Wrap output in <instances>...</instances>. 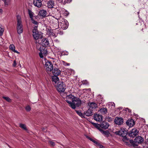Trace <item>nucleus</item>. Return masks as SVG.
I'll return each instance as SVG.
<instances>
[{
	"label": "nucleus",
	"instance_id": "26",
	"mask_svg": "<svg viewBox=\"0 0 148 148\" xmlns=\"http://www.w3.org/2000/svg\"><path fill=\"white\" fill-rule=\"evenodd\" d=\"M52 79L53 82H54L56 84L59 80V78L57 76L53 75L52 77Z\"/></svg>",
	"mask_w": 148,
	"mask_h": 148
},
{
	"label": "nucleus",
	"instance_id": "6",
	"mask_svg": "<svg viewBox=\"0 0 148 148\" xmlns=\"http://www.w3.org/2000/svg\"><path fill=\"white\" fill-rule=\"evenodd\" d=\"M39 51L40 52L39 53V55L41 58L43 57V55H45L47 53V51L45 47H40L39 49Z\"/></svg>",
	"mask_w": 148,
	"mask_h": 148
},
{
	"label": "nucleus",
	"instance_id": "42",
	"mask_svg": "<svg viewBox=\"0 0 148 148\" xmlns=\"http://www.w3.org/2000/svg\"><path fill=\"white\" fill-rule=\"evenodd\" d=\"M9 0H4V4L5 5H7L9 2Z\"/></svg>",
	"mask_w": 148,
	"mask_h": 148
},
{
	"label": "nucleus",
	"instance_id": "45",
	"mask_svg": "<svg viewBox=\"0 0 148 148\" xmlns=\"http://www.w3.org/2000/svg\"><path fill=\"white\" fill-rule=\"evenodd\" d=\"M50 144L52 146H54L55 145V143L54 142L52 141L49 142Z\"/></svg>",
	"mask_w": 148,
	"mask_h": 148
},
{
	"label": "nucleus",
	"instance_id": "60",
	"mask_svg": "<svg viewBox=\"0 0 148 148\" xmlns=\"http://www.w3.org/2000/svg\"><path fill=\"white\" fill-rule=\"evenodd\" d=\"M58 41V40H57L56 41Z\"/></svg>",
	"mask_w": 148,
	"mask_h": 148
},
{
	"label": "nucleus",
	"instance_id": "53",
	"mask_svg": "<svg viewBox=\"0 0 148 148\" xmlns=\"http://www.w3.org/2000/svg\"><path fill=\"white\" fill-rule=\"evenodd\" d=\"M128 110V111L129 112H130V111H129V110L128 109V108H126V111H127V110Z\"/></svg>",
	"mask_w": 148,
	"mask_h": 148
},
{
	"label": "nucleus",
	"instance_id": "25",
	"mask_svg": "<svg viewBox=\"0 0 148 148\" xmlns=\"http://www.w3.org/2000/svg\"><path fill=\"white\" fill-rule=\"evenodd\" d=\"M100 112L102 114H106L107 112V110L106 108H102L99 110Z\"/></svg>",
	"mask_w": 148,
	"mask_h": 148
},
{
	"label": "nucleus",
	"instance_id": "16",
	"mask_svg": "<svg viewBox=\"0 0 148 148\" xmlns=\"http://www.w3.org/2000/svg\"><path fill=\"white\" fill-rule=\"evenodd\" d=\"M52 71L53 74L55 76H58L60 75L61 73L60 71L58 68H55Z\"/></svg>",
	"mask_w": 148,
	"mask_h": 148
},
{
	"label": "nucleus",
	"instance_id": "7",
	"mask_svg": "<svg viewBox=\"0 0 148 148\" xmlns=\"http://www.w3.org/2000/svg\"><path fill=\"white\" fill-rule=\"evenodd\" d=\"M139 132V131L136 129H133L129 132V135L131 137H134L137 135Z\"/></svg>",
	"mask_w": 148,
	"mask_h": 148
},
{
	"label": "nucleus",
	"instance_id": "4",
	"mask_svg": "<svg viewBox=\"0 0 148 148\" xmlns=\"http://www.w3.org/2000/svg\"><path fill=\"white\" fill-rule=\"evenodd\" d=\"M58 91L60 92H64L66 89L65 85L62 82H58L56 85Z\"/></svg>",
	"mask_w": 148,
	"mask_h": 148
},
{
	"label": "nucleus",
	"instance_id": "2",
	"mask_svg": "<svg viewBox=\"0 0 148 148\" xmlns=\"http://www.w3.org/2000/svg\"><path fill=\"white\" fill-rule=\"evenodd\" d=\"M44 68L46 71L48 73L51 72L53 69V66L52 63L47 60H45Z\"/></svg>",
	"mask_w": 148,
	"mask_h": 148
},
{
	"label": "nucleus",
	"instance_id": "57",
	"mask_svg": "<svg viewBox=\"0 0 148 148\" xmlns=\"http://www.w3.org/2000/svg\"><path fill=\"white\" fill-rule=\"evenodd\" d=\"M1 10H0V12H1Z\"/></svg>",
	"mask_w": 148,
	"mask_h": 148
},
{
	"label": "nucleus",
	"instance_id": "49",
	"mask_svg": "<svg viewBox=\"0 0 148 148\" xmlns=\"http://www.w3.org/2000/svg\"><path fill=\"white\" fill-rule=\"evenodd\" d=\"M51 36H54L55 37H56V36L55 34L53 32V33H52V34H51Z\"/></svg>",
	"mask_w": 148,
	"mask_h": 148
},
{
	"label": "nucleus",
	"instance_id": "28",
	"mask_svg": "<svg viewBox=\"0 0 148 148\" xmlns=\"http://www.w3.org/2000/svg\"><path fill=\"white\" fill-rule=\"evenodd\" d=\"M28 12L30 18H31V19L33 18L34 15V13L32 12V11L30 9H28Z\"/></svg>",
	"mask_w": 148,
	"mask_h": 148
},
{
	"label": "nucleus",
	"instance_id": "48",
	"mask_svg": "<svg viewBox=\"0 0 148 148\" xmlns=\"http://www.w3.org/2000/svg\"><path fill=\"white\" fill-rule=\"evenodd\" d=\"M98 147L100 148H102L103 147V146L101 145L100 144L99 145V146Z\"/></svg>",
	"mask_w": 148,
	"mask_h": 148
},
{
	"label": "nucleus",
	"instance_id": "8",
	"mask_svg": "<svg viewBox=\"0 0 148 148\" xmlns=\"http://www.w3.org/2000/svg\"><path fill=\"white\" fill-rule=\"evenodd\" d=\"M75 97L73 95L71 94H70L67 95L66 98V101L69 103V106L70 105L71 103L73 101V99Z\"/></svg>",
	"mask_w": 148,
	"mask_h": 148
},
{
	"label": "nucleus",
	"instance_id": "30",
	"mask_svg": "<svg viewBox=\"0 0 148 148\" xmlns=\"http://www.w3.org/2000/svg\"><path fill=\"white\" fill-rule=\"evenodd\" d=\"M75 111L76 113L79 116L81 117L82 118L84 117V114L82 113L80 111L75 110Z\"/></svg>",
	"mask_w": 148,
	"mask_h": 148
},
{
	"label": "nucleus",
	"instance_id": "13",
	"mask_svg": "<svg viewBox=\"0 0 148 148\" xmlns=\"http://www.w3.org/2000/svg\"><path fill=\"white\" fill-rule=\"evenodd\" d=\"M109 126V124L106 121H103L101 123V127L103 129H106L108 128Z\"/></svg>",
	"mask_w": 148,
	"mask_h": 148
},
{
	"label": "nucleus",
	"instance_id": "22",
	"mask_svg": "<svg viewBox=\"0 0 148 148\" xmlns=\"http://www.w3.org/2000/svg\"><path fill=\"white\" fill-rule=\"evenodd\" d=\"M84 114L87 116H90L92 115V110L89 108L86 112H84Z\"/></svg>",
	"mask_w": 148,
	"mask_h": 148
},
{
	"label": "nucleus",
	"instance_id": "46",
	"mask_svg": "<svg viewBox=\"0 0 148 148\" xmlns=\"http://www.w3.org/2000/svg\"><path fill=\"white\" fill-rule=\"evenodd\" d=\"M16 61L15 60H14V61L13 64V65L14 66H16Z\"/></svg>",
	"mask_w": 148,
	"mask_h": 148
},
{
	"label": "nucleus",
	"instance_id": "54",
	"mask_svg": "<svg viewBox=\"0 0 148 148\" xmlns=\"http://www.w3.org/2000/svg\"><path fill=\"white\" fill-rule=\"evenodd\" d=\"M128 110V111L129 112H130V111H129V110L128 109V108H126V111H127V110Z\"/></svg>",
	"mask_w": 148,
	"mask_h": 148
},
{
	"label": "nucleus",
	"instance_id": "40",
	"mask_svg": "<svg viewBox=\"0 0 148 148\" xmlns=\"http://www.w3.org/2000/svg\"><path fill=\"white\" fill-rule=\"evenodd\" d=\"M25 109L27 111H29L31 110V108L29 106H27L26 107Z\"/></svg>",
	"mask_w": 148,
	"mask_h": 148
},
{
	"label": "nucleus",
	"instance_id": "5",
	"mask_svg": "<svg viewBox=\"0 0 148 148\" xmlns=\"http://www.w3.org/2000/svg\"><path fill=\"white\" fill-rule=\"evenodd\" d=\"M59 24L63 29H65L68 28L69 23L66 20L63 19L62 22H60Z\"/></svg>",
	"mask_w": 148,
	"mask_h": 148
},
{
	"label": "nucleus",
	"instance_id": "47",
	"mask_svg": "<svg viewBox=\"0 0 148 148\" xmlns=\"http://www.w3.org/2000/svg\"><path fill=\"white\" fill-rule=\"evenodd\" d=\"M72 0H66V3H69Z\"/></svg>",
	"mask_w": 148,
	"mask_h": 148
},
{
	"label": "nucleus",
	"instance_id": "56",
	"mask_svg": "<svg viewBox=\"0 0 148 148\" xmlns=\"http://www.w3.org/2000/svg\"><path fill=\"white\" fill-rule=\"evenodd\" d=\"M88 90H90V88H89V89H88Z\"/></svg>",
	"mask_w": 148,
	"mask_h": 148
},
{
	"label": "nucleus",
	"instance_id": "55",
	"mask_svg": "<svg viewBox=\"0 0 148 148\" xmlns=\"http://www.w3.org/2000/svg\"><path fill=\"white\" fill-rule=\"evenodd\" d=\"M83 83V84H87V82L86 81V83H85L84 82V83Z\"/></svg>",
	"mask_w": 148,
	"mask_h": 148
},
{
	"label": "nucleus",
	"instance_id": "50",
	"mask_svg": "<svg viewBox=\"0 0 148 148\" xmlns=\"http://www.w3.org/2000/svg\"><path fill=\"white\" fill-rule=\"evenodd\" d=\"M51 36H54L55 37H56V36L55 34L53 32V33H52V34H51Z\"/></svg>",
	"mask_w": 148,
	"mask_h": 148
},
{
	"label": "nucleus",
	"instance_id": "11",
	"mask_svg": "<svg viewBox=\"0 0 148 148\" xmlns=\"http://www.w3.org/2000/svg\"><path fill=\"white\" fill-rule=\"evenodd\" d=\"M143 140V138L140 136H137L135 138V142L137 144L141 143Z\"/></svg>",
	"mask_w": 148,
	"mask_h": 148
},
{
	"label": "nucleus",
	"instance_id": "35",
	"mask_svg": "<svg viewBox=\"0 0 148 148\" xmlns=\"http://www.w3.org/2000/svg\"><path fill=\"white\" fill-rule=\"evenodd\" d=\"M47 32L48 34L51 36V34H52V33H53V32H54V31L52 30L48 29L47 31Z\"/></svg>",
	"mask_w": 148,
	"mask_h": 148
},
{
	"label": "nucleus",
	"instance_id": "27",
	"mask_svg": "<svg viewBox=\"0 0 148 148\" xmlns=\"http://www.w3.org/2000/svg\"><path fill=\"white\" fill-rule=\"evenodd\" d=\"M92 123L95 127L97 129L100 131L101 130H102V129L100 128L101 124L99 125L98 124H97L94 123Z\"/></svg>",
	"mask_w": 148,
	"mask_h": 148
},
{
	"label": "nucleus",
	"instance_id": "37",
	"mask_svg": "<svg viewBox=\"0 0 148 148\" xmlns=\"http://www.w3.org/2000/svg\"><path fill=\"white\" fill-rule=\"evenodd\" d=\"M59 3H61L62 4H65L66 3V0H57Z\"/></svg>",
	"mask_w": 148,
	"mask_h": 148
},
{
	"label": "nucleus",
	"instance_id": "39",
	"mask_svg": "<svg viewBox=\"0 0 148 148\" xmlns=\"http://www.w3.org/2000/svg\"><path fill=\"white\" fill-rule=\"evenodd\" d=\"M88 138L90 140L93 142L95 144L97 143V141H96L92 139V138H91L88 137Z\"/></svg>",
	"mask_w": 148,
	"mask_h": 148
},
{
	"label": "nucleus",
	"instance_id": "52",
	"mask_svg": "<svg viewBox=\"0 0 148 148\" xmlns=\"http://www.w3.org/2000/svg\"><path fill=\"white\" fill-rule=\"evenodd\" d=\"M95 144L97 145V146L98 147L99 146V145H100V143L97 142V143H95Z\"/></svg>",
	"mask_w": 148,
	"mask_h": 148
},
{
	"label": "nucleus",
	"instance_id": "9",
	"mask_svg": "<svg viewBox=\"0 0 148 148\" xmlns=\"http://www.w3.org/2000/svg\"><path fill=\"white\" fill-rule=\"evenodd\" d=\"M17 24L16 27H23L22 18L21 16L19 15L16 16Z\"/></svg>",
	"mask_w": 148,
	"mask_h": 148
},
{
	"label": "nucleus",
	"instance_id": "1",
	"mask_svg": "<svg viewBox=\"0 0 148 148\" xmlns=\"http://www.w3.org/2000/svg\"><path fill=\"white\" fill-rule=\"evenodd\" d=\"M38 26L35 25L33 30V36L36 40L39 39H41L43 37V34L41 32L38 31L37 30Z\"/></svg>",
	"mask_w": 148,
	"mask_h": 148
},
{
	"label": "nucleus",
	"instance_id": "51",
	"mask_svg": "<svg viewBox=\"0 0 148 148\" xmlns=\"http://www.w3.org/2000/svg\"><path fill=\"white\" fill-rule=\"evenodd\" d=\"M95 144L97 145V146L98 147L99 146V145H100V143L97 142V143H95Z\"/></svg>",
	"mask_w": 148,
	"mask_h": 148
},
{
	"label": "nucleus",
	"instance_id": "10",
	"mask_svg": "<svg viewBox=\"0 0 148 148\" xmlns=\"http://www.w3.org/2000/svg\"><path fill=\"white\" fill-rule=\"evenodd\" d=\"M126 133V132L124 128H121L120 130L116 132V134L124 137L125 136Z\"/></svg>",
	"mask_w": 148,
	"mask_h": 148
},
{
	"label": "nucleus",
	"instance_id": "21",
	"mask_svg": "<svg viewBox=\"0 0 148 148\" xmlns=\"http://www.w3.org/2000/svg\"><path fill=\"white\" fill-rule=\"evenodd\" d=\"M88 106L89 108L91 109H95L97 107V104L94 102L89 103L88 104Z\"/></svg>",
	"mask_w": 148,
	"mask_h": 148
},
{
	"label": "nucleus",
	"instance_id": "59",
	"mask_svg": "<svg viewBox=\"0 0 148 148\" xmlns=\"http://www.w3.org/2000/svg\"><path fill=\"white\" fill-rule=\"evenodd\" d=\"M58 41V40H57L56 41Z\"/></svg>",
	"mask_w": 148,
	"mask_h": 148
},
{
	"label": "nucleus",
	"instance_id": "12",
	"mask_svg": "<svg viewBox=\"0 0 148 148\" xmlns=\"http://www.w3.org/2000/svg\"><path fill=\"white\" fill-rule=\"evenodd\" d=\"M40 44L43 47H45L49 45V42L47 38H45L42 40Z\"/></svg>",
	"mask_w": 148,
	"mask_h": 148
},
{
	"label": "nucleus",
	"instance_id": "19",
	"mask_svg": "<svg viewBox=\"0 0 148 148\" xmlns=\"http://www.w3.org/2000/svg\"><path fill=\"white\" fill-rule=\"evenodd\" d=\"M54 5V1L52 0H49L47 3V7L49 8H52Z\"/></svg>",
	"mask_w": 148,
	"mask_h": 148
},
{
	"label": "nucleus",
	"instance_id": "38",
	"mask_svg": "<svg viewBox=\"0 0 148 148\" xmlns=\"http://www.w3.org/2000/svg\"><path fill=\"white\" fill-rule=\"evenodd\" d=\"M64 14L65 16H67L69 14V13L66 10H63V11Z\"/></svg>",
	"mask_w": 148,
	"mask_h": 148
},
{
	"label": "nucleus",
	"instance_id": "18",
	"mask_svg": "<svg viewBox=\"0 0 148 148\" xmlns=\"http://www.w3.org/2000/svg\"><path fill=\"white\" fill-rule=\"evenodd\" d=\"M94 117L95 120L98 121H100L102 120V116L99 114L94 115Z\"/></svg>",
	"mask_w": 148,
	"mask_h": 148
},
{
	"label": "nucleus",
	"instance_id": "44",
	"mask_svg": "<svg viewBox=\"0 0 148 148\" xmlns=\"http://www.w3.org/2000/svg\"><path fill=\"white\" fill-rule=\"evenodd\" d=\"M123 141L127 143V141L128 140L127 138L126 137H124L122 139Z\"/></svg>",
	"mask_w": 148,
	"mask_h": 148
},
{
	"label": "nucleus",
	"instance_id": "43",
	"mask_svg": "<svg viewBox=\"0 0 148 148\" xmlns=\"http://www.w3.org/2000/svg\"><path fill=\"white\" fill-rule=\"evenodd\" d=\"M62 55H68V53L66 51H64L63 52H62Z\"/></svg>",
	"mask_w": 148,
	"mask_h": 148
},
{
	"label": "nucleus",
	"instance_id": "31",
	"mask_svg": "<svg viewBox=\"0 0 148 148\" xmlns=\"http://www.w3.org/2000/svg\"><path fill=\"white\" fill-rule=\"evenodd\" d=\"M4 31V28L0 24V35L1 36L3 35Z\"/></svg>",
	"mask_w": 148,
	"mask_h": 148
},
{
	"label": "nucleus",
	"instance_id": "36",
	"mask_svg": "<svg viewBox=\"0 0 148 148\" xmlns=\"http://www.w3.org/2000/svg\"><path fill=\"white\" fill-rule=\"evenodd\" d=\"M3 98L8 102H10L11 101V99L9 97H3Z\"/></svg>",
	"mask_w": 148,
	"mask_h": 148
},
{
	"label": "nucleus",
	"instance_id": "41",
	"mask_svg": "<svg viewBox=\"0 0 148 148\" xmlns=\"http://www.w3.org/2000/svg\"><path fill=\"white\" fill-rule=\"evenodd\" d=\"M62 64L65 66H69L70 65L69 63H67L64 61H62Z\"/></svg>",
	"mask_w": 148,
	"mask_h": 148
},
{
	"label": "nucleus",
	"instance_id": "3",
	"mask_svg": "<svg viewBox=\"0 0 148 148\" xmlns=\"http://www.w3.org/2000/svg\"><path fill=\"white\" fill-rule=\"evenodd\" d=\"M81 104V101L79 99L75 97L72 102H71L69 106L73 109H75L76 107H78Z\"/></svg>",
	"mask_w": 148,
	"mask_h": 148
},
{
	"label": "nucleus",
	"instance_id": "20",
	"mask_svg": "<svg viewBox=\"0 0 148 148\" xmlns=\"http://www.w3.org/2000/svg\"><path fill=\"white\" fill-rule=\"evenodd\" d=\"M47 13L46 10H40L39 13V15L42 17H46L47 15Z\"/></svg>",
	"mask_w": 148,
	"mask_h": 148
},
{
	"label": "nucleus",
	"instance_id": "58",
	"mask_svg": "<svg viewBox=\"0 0 148 148\" xmlns=\"http://www.w3.org/2000/svg\"><path fill=\"white\" fill-rule=\"evenodd\" d=\"M113 104H114V106L115 104L113 103Z\"/></svg>",
	"mask_w": 148,
	"mask_h": 148
},
{
	"label": "nucleus",
	"instance_id": "24",
	"mask_svg": "<svg viewBox=\"0 0 148 148\" xmlns=\"http://www.w3.org/2000/svg\"><path fill=\"white\" fill-rule=\"evenodd\" d=\"M100 132L106 137H108L109 136L110 133L108 131H105L102 129L100 130Z\"/></svg>",
	"mask_w": 148,
	"mask_h": 148
},
{
	"label": "nucleus",
	"instance_id": "23",
	"mask_svg": "<svg viewBox=\"0 0 148 148\" xmlns=\"http://www.w3.org/2000/svg\"><path fill=\"white\" fill-rule=\"evenodd\" d=\"M9 48L13 52L18 53H19V52L15 50V47L14 45L11 44L9 46Z\"/></svg>",
	"mask_w": 148,
	"mask_h": 148
},
{
	"label": "nucleus",
	"instance_id": "14",
	"mask_svg": "<svg viewBox=\"0 0 148 148\" xmlns=\"http://www.w3.org/2000/svg\"><path fill=\"white\" fill-rule=\"evenodd\" d=\"M114 122L117 125H121L123 123V119L121 118L116 117L114 119Z\"/></svg>",
	"mask_w": 148,
	"mask_h": 148
},
{
	"label": "nucleus",
	"instance_id": "32",
	"mask_svg": "<svg viewBox=\"0 0 148 148\" xmlns=\"http://www.w3.org/2000/svg\"><path fill=\"white\" fill-rule=\"evenodd\" d=\"M19 126L20 127L23 129L25 131H27V130L26 125L25 124H20Z\"/></svg>",
	"mask_w": 148,
	"mask_h": 148
},
{
	"label": "nucleus",
	"instance_id": "29",
	"mask_svg": "<svg viewBox=\"0 0 148 148\" xmlns=\"http://www.w3.org/2000/svg\"><path fill=\"white\" fill-rule=\"evenodd\" d=\"M17 33L18 34H20L23 32V27H16Z\"/></svg>",
	"mask_w": 148,
	"mask_h": 148
},
{
	"label": "nucleus",
	"instance_id": "34",
	"mask_svg": "<svg viewBox=\"0 0 148 148\" xmlns=\"http://www.w3.org/2000/svg\"><path fill=\"white\" fill-rule=\"evenodd\" d=\"M31 20L32 21V23H33V24L36 25H35L38 26V22L37 21H35L33 19V18L31 19Z\"/></svg>",
	"mask_w": 148,
	"mask_h": 148
},
{
	"label": "nucleus",
	"instance_id": "17",
	"mask_svg": "<svg viewBox=\"0 0 148 148\" xmlns=\"http://www.w3.org/2000/svg\"><path fill=\"white\" fill-rule=\"evenodd\" d=\"M126 124L130 127H132L134 125V121L132 119H128L126 122Z\"/></svg>",
	"mask_w": 148,
	"mask_h": 148
},
{
	"label": "nucleus",
	"instance_id": "33",
	"mask_svg": "<svg viewBox=\"0 0 148 148\" xmlns=\"http://www.w3.org/2000/svg\"><path fill=\"white\" fill-rule=\"evenodd\" d=\"M130 142L132 144V145L134 147L137 146L138 144H136L135 142V140L133 141L132 140H130Z\"/></svg>",
	"mask_w": 148,
	"mask_h": 148
},
{
	"label": "nucleus",
	"instance_id": "15",
	"mask_svg": "<svg viewBox=\"0 0 148 148\" xmlns=\"http://www.w3.org/2000/svg\"><path fill=\"white\" fill-rule=\"evenodd\" d=\"M33 3L35 6L38 8H40L42 5L41 0H34Z\"/></svg>",
	"mask_w": 148,
	"mask_h": 148
}]
</instances>
